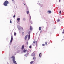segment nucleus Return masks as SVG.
<instances>
[{"label": "nucleus", "instance_id": "nucleus-1", "mask_svg": "<svg viewBox=\"0 0 64 64\" xmlns=\"http://www.w3.org/2000/svg\"><path fill=\"white\" fill-rule=\"evenodd\" d=\"M9 4V2H8L7 0H6L4 3V5L5 6H7V4Z\"/></svg>", "mask_w": 64, "mask_h": 64}, {"label": "nucleus", "instance_id": "nucleus-2", "mask_svg": "<svg viewBox=\"0 0 64 64\" xmlns=\"http://www.w3.org/2000/svg\"><path fill=\"white\" fill-rule=\"evenodd\" d=\"M12 58V61L14 63H16V61H15V57L14 56H12L11 57Z\"/></svg>", "mask_w": 64, "mask_h": 64}, {"label": "nucleus", "instance_id": "nucleus-3", "mask_svg": "<svg viewBox=\"0 0 64 64\" xmlns=\"http://www.w3.org/2000/svg\"><path fill=\"white\" fill-rule=\"evenodd\" d=\"M28 34H29L28 36V40H29L30 39V32H29L28 33Z\"/></svg>", "mask_w": 64, "mask_h": 64}, {"label": "nucleus", "instance_id": "nucleus-4", "mask_svg": "<svg viewBox=\"0 0 64 64\" xmlns=\"http://www.w3.org/2000/svg\"><path fill=\"white\" fill-rule=\"evenodd\" d=\"M12 41H13V36L12 35V34L10 42H12Z\"/></svg>", "mask_w": 64, "mask_h": 64}, {"label": "nucleus", "instance_id": "nucleus-5", "mask_svg": "<svg viewBox=\"0 0 64 64\" xmlns=\"http://www.w3.org/2000/svg\"><path fill=\"white\" fill-rule=\"evenodd\" d=\"M28 36V35H26L25 36L24 39H25V40H26V39H27V38Z\"/></svg>", "mask_w": 64, "mask_h": 64}, {"label": "nucleus", "instance_id": "nucleus-6", "mask_svg": "<svg viewBox=\"0 0 64 64\" xmlns=\"http://www.w3.org/2000/svg\"><path fill=\"white\" fill-rule=\"evenodd\" d=\"M42 54H41V53H40L39 56L40 57H41V56H42Z\"/></svg>", "mask_w": 64, "mask_h": 64}, {"label": "nucleus", "instance_id": "nucleus-7", "mask_svg": "<svg viewBox=\"0 0 64 64\" xmlns=\"http://www.w3.org/2000/svg\"><path fill=\"white\" fill-rule=\"evenodd\" d=\"M39 5H40V6H41L40 7H42L43 6V4H39Z\"/></svg>", "mask_w": 64, "mask_h": 64}, {"label": "nucleus", "instance_id": "nucleus-8", "mask_svg": "<svg viewBox=\"0 0 64 64\" xmlns=\"http://www.w3.org/2000/svg\"><path fill=\"white\" fill-rule=\"evenodd\" d=\"M24 48V46H22V50H23Z\"/></svg>", "mask_w": 64, "mask_h": 64}, {"label": "nucleus", "instance_id": "nucleus-9", "mask_svg": "<svg viewBox=\"0 0 64 64\" xmlns=\"http://www.w3.org/2000/svg\"><path fill=\"white\" fill-rule=\"evenodd\" d=\"M47 12V13H48L50 14V13H51V11H48Z\"/></svg>", "mask_w": 64, "mask_h": 64}, {"label": "nucleus", "instance_id": "nucleus-10", "mask_svg": "<svg viewBox=\"0 0 64 64\" xmlns=\"http://www.w3.org/2000/svg\"><path fill=\"white\" fill-rule=\"evenodd\" d=\"M32 29L33 28H32V26H30V30H32Z\"/></svg>", "mask_w": 64, "mask_h": 64}, {"label": "nucleus", "instance_id": "nucleus-11", "mask_svg": "<svg viewBox=\"0 0 64 64\" xmlns=\"http://www.w3.org/2000/svg\"><path fill=\"white\" fill-rule=\"evenodd\" d=\"M27 51V50H26H26L24 49V53H25V52H26Z\"/></svg>", "mask_w": 64, "mask_h": 64}, {"label": "nucleus", "instance_id": "nucleus-12", "mask_svg": "<svg viewBox=\"0 0 64 64\" xmlns=\"http://www.w3.org/2000/svg\"><path fill=\"white\" fill-rule=\"evenodd\" d=\"M36 43V41L34 40L33 42V43L34 44V45H35V43Z\"/></svg>", "mask_w": 64, "mask_h": 64}, {"label": "nucleus", "instance_id": "nucleus-13", "mask_svg": "<svg viewBox=\"0 0 64 64\" xmlns=\"http://www.w3.org/2000/svg\"><path fill=\"white\" fill-rule=\"evenodd\" d=\"M33 62H34V61H32L30 62V63L31 64H33Z\"/></svg>", "mask_w": 64, "mask_h": 64}, {"label": "nucleus", "instance_id": "nucleus-14", "mask_svg": "<svg viewBox=\"0 0 64 64\" xmlns=\"http://www.w3.org/2000/svg\"><path fill=\"white\" fill-rule=\"evenodd\" d=\"M17 20L18 21H19V20H20V18H17Z\"/></svg>", "mask_w": 64, "mask_h": 64}, {"label": "nucleus", "instance_id": "nucleus-15", "mask_svg": "<svg viewBox=\"0 0 64 64\" xmlns=\"http://www.w3.org/2000/svg\"><path fill=\"white\" fill-rule=\"evenodd\" d=\"M32 56H35V54H32Z\"/></svg>", "mask_w": 64, "mask_h": 64}, {"label": "nucleus", "instance_id": "nucleus-16", "mask_svg": "<svg viewBox=\"0 0 64 64\" xmlns=\"http://www.w3.org/2000/svg\"><path fill=\"white\" fill-rule=\"evenodd\" d=\"M59 21H60V20H59V19H58V20H57V22H59Z\"/></svg>", "mask_w": 64, "mask_h": 64}, {"label": "nucleus", "instance_id": "nucleus-17", "mask_svg": "<svg viewBox=\"0 0 64 64\" xmlns=\"http://www.w3.org/2000/svg\"><path fill=\"white\" fill-rule=\"evenodd\" d=\"M39 30H41V27H40L39 28Z\"/></svg>", "mask_w": 64, "mask_h": 64}, {"label": "nucleus", "instance_id": "nucleus-18", "mask_svg": "<svg viewBox=\"0 0 64 64\" xmlns=\"http://www.w3.org/2000/svg\"><path fill=\"white\" fill-rule=\"evenodd\" d=\"M22 35H24V32H22Z\"/></svg>", "mask_w": 64, "mask_h": 64}, {"label": "nucleus", "instance_id": "nucleus-19", "mask_svg": "<svg viewBox=\"0 0 64 64\" xmlns=\"http://www.w3.org/2000/svg\"><path fill=\"white\" fill-rule=\"evenodd\" d=\"M33 59L34 60L35 59H36V57H35V56H34L33 58Z\"/></svg>", "mask_w": 64, "mask_h": 64}, {"label": "nucleus", "instance_id": "nucleus-20", "mask_svg": "<svg viewBox=\"0 0 64 64\" xmlns=\"http://www.w3.org/2000/svg\"><path fill=\"white\" fill-rule=\"evenodd\" d=\"M15 32H14V35H16V34H16V33H15Z\"/></svg>", "mask_w": 64, "mask_h": 64}, {"label": "nucleus", "instance_id": "nucleus-21", "mask_svg": "<svg viewBox=\"0 0 64 64\" xmlns=\"http://www.w3.org/2000/svg\"><path fill=\"white\" fill-rule=\"evenodd\" d=\"M42 46H45V44H43L42 45Z\"/></svg>", "mask_w": 64, "mask_h": 64}, {"label": "nucleus", "instance_id": "nucleus-22", "mask_svg": "<svg viewBox=\"0 0 64 64\" xmlns=\"http://www.w3.org/2000/svg\"><path fill=\"white\" fill-rule=\"evenodd\" d=\"M47 42H45V44L46 45H47Z\"/></svg>", "mask_w": 64, "mask_h": 64}, {"label": "nucleus", "instance_id": "nucleus-23", "mask_svg": "<svg viewBox=\"0 0 64 64\" xmlns=\"http://www.w3.org/2000/svg\"><path fill=\"white\" fill-rule=\"evenodd\" d=\"M27 13V14H29V11H27L26 12Z\"/></svg>", "mask_w": 64, "mask_h": 64}, {"label": "nucleus", "instance_id": "nucleus-24", "mask_svg": "<svg viewBox=\"0 0 64 64\" xmlns=\"http://www.w3.org/2000/svg\"><path fill=\"white\" fill-rule=\"evenodd\" d=\"M30 48H32V47L31 46H29Z\"/></svg>", "mask_w": 64, "mask_h": 64}, {"label": "nucleus", "instance_id": "nucleus-25", "mask_svg": "<svg viewBox=\"0 0 64 64\" xmlns=\"http://www.w3.org/2000/svg\"><path fill=\"white\" fill-rule=\"evenodd\" d=\"M10 23H12V22L11 21V20H10Z\"/></svg>", "mask_w": 64, "mask_h": 64}, {"label": "nucleus", "instance_id": "nucleus-26", "mask_svg": "<svg viewBox=\"0 0 64 64\" xmlns=\"http://www.w3.org/2000/svg\"><path fill=\"white\" fill-rule=\"evenodd\" d=\"M61 11H60V14H61Z\"/></svg>", "mask_w": 64, "mask_h": 64}, {"label": "nucleus", "instance_id": "nucleus-27", "mask_svg": "<svg viewBox=\"0 0 64 64\" xmlns=\"http://www.w3.org/2000/svg\"><path fill=\"white\" fill-rule=\"evenodd\" d=\"M18 29L19 30H20V29H21V28H18Z\"/></svg>", "mask_w": 64, "mask_h": 64}, {"label": "nucleus", "instance_id": "nucleus-28", "mask_svg": "<svg viewBox=\"0 0 64 64\" xmlns=\"http://www.w3.org/2000/svg\"><path fill=\"white\" fill-rule=\"evenodd\" d=\"M12 1L14 3V0H12Z\"/></svg>", "mask_w": 64, "mask_h": 64}, {"label": "nucleus", "instance_id": "nucleus-29", "mask_svg": "<svg viewBox=\"0 0 64 64\" xmlns=\"http://www.w3.org/2000/svg\"><path fill=\"white\" fill-rule=\"evenodd\" d=\"M36 46H37V43H36Z\"/></svg>", "mask_w": 64, "mask_h": 64}, {"label": "nucleus", "instance_id": "nucleus-30", "mask_svg": "<svg viewBox=\"0 0 64 64\" xmlns=\"http://www.w3.org/2000/svg\"><path fill=\"white\" fill-rule=\"evenodd\" d=\"M32 45H33V46H34V44H32Z\"/></svg>", "mask_w": 64, "mask_h": 64}, {"label": "nucleus", "instance_id": "nucleus-31", "mask_svg": "<svg viewBox=\"0 0 64 64\" xmlns=\"http://www.w3.org/2000/svg\"><path fill=\"white\" fill-rule=\"evenodd\" d=\"M23 20H25V18H24V19H23Z\"/></svg>", "mask_w": 64, "mask_h": 64}, {"label": "nucleus", "instance_id": "nucleus-32", "mask_svg": "<svg viewBox=\"0 0 64 64\" xmlns=\"http://www.w3.org/2000/svg\"><path fill=\"white\" fill-rule=\"evenodd\" d=\"M28 42H27V43H26L27 45H28Z\"/></svg>", "mask_w": 64, "mask_h": 64}, {"label": "nucleus", "instance_id": "nucleus-33", "mask_svg": "<svg viewBox=\"0 0 64 64\" xmlns=\"http://www.w3.org/2000/svg\"><path fill=\"white\" fill-rule=\"evenodd\" d=\"M28 55V54H26V55Z\"/></svg>", "mask_w": 64, "mask_h": 64}, {"label": "nucleus", "instance_id": "nucleus-34", "mask_svg": "<svg viewBox=\"0 0 64 64\" xmlns=\"http://www.w3.org/2000/svg\"><path fill=\"white\" fill-rule=\"evenodd\" d=\"M13 18H14V17H15V16H13Z\"/></svg>", "mask_w": 64, "mask_h": 64}, {"label": "nucleus", "instance_id": "nucleus-35", "mask_svg": "<svg viewBox=\"0 0 64 64\" xmlns=\"http://www.w3.org/2000/svg\"><path fill=\"white\" fill-rule=\"evenodd\" d=\"M22 30H23V28H22Z\"/></svg>", "mask_w": 64, "mask_h": 64}, {"label": "nucleus", "instance_id": "nucleus-36", "mask_svg": "<svg viewBox=\"0 0 64 64\" xmlns=\"http://www.w3.org/2000/svg\"><path fill=\"white\" fill-rule=\"evenodd\" d=\"M15 63H15V64H17V63H16V62H15Z\"/></svg>", "mask_w": 64, "mask_h": 64}, {"label": "nucleus", "instance_id": "nucleus-37", "mask_svg": "<svg viewBox=\"0 0 64 64\" xmlns=\"http://www.w3.org/2000/svg\"><path fill=\"white\" fill-rule=\"evenodd\" d=\"M60 2V0H59V2Z\"/></svg>", "mask_w": 64, "mask_h": 64}, {"label": "nucleus", "instance_id": "nucleus-38", "mask_svg": "<svg viewBox=\"0 0 64 64\" xmlns=\"http://www.w3.org/2000/svg\"><path fill=\"white\" fill-rule=\"evenodd\" d=\"M37 42H38L37 41H36V43H37Z\"/></svg>", "mask_w": 64, "mask_h": 64}, {"label": "nucleus", "instance_id": "nucleus-39", "mask_svg": "<svg viewBox=\"0 0 64 64\" xmlns=\"http://www.w3.org/2000/svg\"><path fill=\"white\" fill-rule=\"evenodd\" d=\"M19 21H18V23H19Z\"/></svg>", "mask_w": 64, "mask_h": 64}, {"label": "nucleus", "instance_id": "nucleus-40", "mask_svg": "<svg viewBox=\"0 0 64 64\" xmlns=\"http://www.w3.org/2000/svg\"><path fill=\"white\" fill-rule=\"evenodd\" d=\"M14 16H15V15H14Z\"/></svg>", "mask_w": 64, "mask_h": 64}, {"label": "nucleus", "instance_id": "nucleus-41", "mask_svg": "<svg viewBox=\"0 0 64 64\" xmlns=\"http://www.w3.org/2000/svg\"><path fill=\"white\" fill-rule=\"evenodd\" d=\"M22 1H24V0H22Z\"/></svg>", "mask_w": 64, "mask_h": 64}, {"label": "nucleus", "instance_id": "nucleus-42", "mask_svg": "<svg viewBox=\"0 0 64 64\" xmlns=\"http://www.w3.org/2000/svg\"><path fill=\"white\" fill-rule=\"evenodd\" d=\"M24 5H25V4H24Z\"/></svg>", "mask_w": 64, "mask_h": 64}, {"label": "nucleus", "instance_id": "nucleus-43", "mask_svg": "<svg viewBox=\"0 0 64 64\" xmlns=\"http://www.w3.org/2000/svg\"><path fill=\"white\" fill-rule=\"evenodd\" d=\"M30 18H31V16L30 17Z\"/></svg>", "mask_w": 64, "mask_h": 64}]
</instances>
